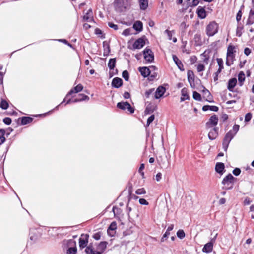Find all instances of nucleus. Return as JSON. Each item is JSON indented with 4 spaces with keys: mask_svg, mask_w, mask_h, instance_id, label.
Here are the masks:
<instances>
[{
    "mask_svg": "<svg viewBox=\"0 0 254 254\" xmlns=\"http://www.w3.org/2000/svg\"><path fill=\"white\" fill-rule=\"evenodd\" d=\"M114 5L115 10L121 12L128 7L129 3L128 0H115Z\"/></svg>",
    "mask_w": 254,
    "mask_h": 254,
    "instance_id": "obj_1",
    "label": "nucleus"
},
{
    "mask_svg": "<svg viewBox=\"0 0 254 254\" xmlns=\"http://www.w3.org/2000/svg\"><path fill=\"white\" fill-rule=\"evenodd\" d=\"M236 180L232 174H229L224 178L222 183L223 185V188L225 190H230L233 188L234 181Z\"/></svg>",
    "mask_w": 254,
    "mask_h": 254,
    "instance_id": "obj_2",
    "label": "nucleus"
},
{
    "mask_svg": "<svg viewBox=\"0 0 254 254\" xmlns=\"http://www.w3.org/2000/svg\"><path fill=\"white\" fill-rule=\"evenodd\" d=\"M235 47L232 45H229L227 48V60L226 64L228 66H230L233 64V61L235 58V55L234 53L236 51H235Z\"/></svg>",
    "mask_w": 254,
    "mask_h": 254,
    "instance_id": "obj_3",
    "label": "nucleus"
},
{
    "mask_svg": "<svg viewBox=\"0 0 254 254\" xmlns=\"http://www.w3.org/2000/svg\"><path fill=\"white\" fill-rule=\"evenodd\" d=\"M218 25L215 21L210 22L206 27V34L209 36H212L217 33Z\"/></svg>",
    "mask_w": 254,
    "mask_h": 254,
    "instance_id": "obj_4",
    "label": "nucleus"
},
{
    "mask_svg": "<svg viewBox=\"0 0 254 254\" xmlns=\"http://www.w3.org/2000/svg\"><path fill=\"white\" fill-rule=\"evenodd\" d=\"M235 135L232 133V131L230 130L225 136L223 141V148L225 151L227 150L229 143Z\"/></svg>",
    "mask_w": 254,
    "mask_h": 254,
    "instance_id": "obj_5",
    "label": "nucleus"
},
{
    "mask_svg": "<svg viewBox=\"0 0 254 254\" xmlns=\"http://www.w3.org/2000/svg\"><path fill=\"white\" fill-rule=\"evenodd\" d=\"M144 58L146 62L151 63L154 61V56L152 50L148 48H146L143 51Z\"/></svg>",
    "mask_w": 254,
    "mask_h": 254,
    "instance_id": "obj_6",
    "label": "nucleus"
},
{
    "mask_svg": "<svg viewBox=\"0 0 254 254\" xmlns=\"http://www.w3.org/2000/svg\"><path fill=\"white\" fill-rule=\"evenodd\" d=\"M117 107L124 110L127 109L130 113H133L134 112V108L131 107L130 104L127 102H121L118 103L117 104Z\"/></svg>",
    "mask_w": 254,
    "mask_h": 254,
    "instance_id": "obj_7",
    "label": "nucleus"
},
{
    "mask_svg": "<svg viewBox=\"0 0 254 254\" xmlns=\"http://www.w3.org/2000/svg\"><path fill=\"white\" fill-rule=\"evenodd\" d=\"M218 122V118L216 115L212 116L206 123V126L207 128H210L216 126Z\"/></svg>",
    "mask_w": 254,
    "mask_h": 254,
    "instance_id": "obj_8",
    "label": "nucleus"
},
{
    "mask_svg": "<svg viewBox=\"0 0 254 254\" xmlns=\"http://www.w3.org/2000/svg\"><path fill=\"white\" fill-rule=\"evenodd\" d=\"M89 235L88 234H83L81 235V237L79 240V244L80 248H85L88 243V240Z\"/></svg>",
    "mask_w": 254,
    "mask_h": 254,
    "instance_id": "obj_9",
    "label": "nucleus"
},
{
    "mask_svg": "<svg viewBox=\"0 0 254 254\" xmlns=\"http://www.w3.org/2000/svg\"><path fill=\"white\" fill-rule=\"evenodd\" d=\"M145 43L144 39L142 38H140L137 39L133 44V48L134 49H139L143 47Z\"/></svg>",
    "mask_w": 254,
    "mask_h": 254,
    "instance_id": "obj_10",
    "label": "nucleus"
},
{
    "mask_svg": "<svg viewBox=\"0 0 254 254\" xmlns=\"http://www.w3.org/2000/svg\"><path fill=\"white\" fill-rule=\"evenodd\" d=\"M188 80L191 87L194 86V74L192 70H189L187 72Z\"/></svg>",
    "mask_w": 254,
    "mask_h": 254,
    "instance_id": "obj_11",
    "label": "nucleus"
},
{
    "mask_svg": "<svg viewBox=\"0 0 254 254\" xmlns=\"http://www.w3.org/2000/svg\"><path fill=\"white\" fill-rule=\"evenodd\" d=\"M166 91V89L162 86H159L155 93L154 97L155 99H159L161 97Z\"/></svg>",
    "mask_w": 254,
    "mask_h": 254,
    "instance_id": "obj_12",
    "label": "nucleus"
},
{
    "mask_svg": "<svg viewBox=\"0 0 254 254\" xmlns=\"http://www.w3.org/2000/svg\"><path fill=\"white\" fill-rule=\"evenodd\" d=\"M202 95L204 98H205L206 101L209 102H212V96L211 95L210 92L206 89V88H204L203 90H202Z\"/></svg>",
    "mask_w": 254,
    "mask_h": 254,
    "instance_id": "obj_13",
    "label": "nucleus"
},
{
    "mask_svg": "<svg viewBox=\"0 0 254 254\" xmlns=\"http://www.w3.org/2000/svg\"><path fill=\"white\" fill-rule=\"evenodd\" d=\"M83 20L87 22H91L93 20V12L91 9H89L83 16Z\"/></svg>",
    "mask_w": 254,
    "mask_h": 254,
    "instance_id": "obj_14",
    "label": "nucleus"
},
{
    "mask_svg": "<svg viewBox=\"0 0 254 254\" xmlns=\"http://www.w3.org/2000/svg\"><path fill=\"white\" fill-rule=\"evenodd\" d=\"M237 83V80L236 78L230 79L228 82L227 89L230 91H233V89Z\"/></svg>",
    "mask_w": 254,
    "mask_h": 254,
    "instance_id": "obj_15",
    "label": "nucleus"
},
{
    "mask_svg": "<svg viewBox=\"0 0 254 254\" xmlns=\"http://www.w3.org/2000/svg\"><path fill=\"white\" fill-rule=\"evenodd\" d=\"M138 70L140 72L141 75L144 77H146L151 74L150 69L147 67H140L138 68Z\"/></svg>",
    "mask_w": 254,
    "mask_h": 254,
    "instance_id": "obj_16",
    "label": "nucleus"
},
{
    "mask_svg": "<svg viewBox=\"0 0 254 254\" xmlns=\"http://www.w3.org/2000/svg\"><path fill=\"white\" fill-rule=\"evenodd\" d=\"M123 84L122 79L120 78L116 77L114 78L112 82V85L113 87L115 88H119Z\"/></svg>",
    "mask_w": 254,
    "mask_h": 254,
    "instance_id": "obj_17",
    "label": "nucleus"
},
{
    "mask_svg": "<svg viewBox=\"0 0 254 254\" xmlns=\"http://www.w3.org/2000/svg\"><path fill=\"white\" fill-rule=\"evenodd\" d=\"M197 13L198 16L201 19H204L206 17V11L205 9L201 6H199L197 8Z\"/></svg>",
    "mask_w": 254,
    "mask_h": 254,
    "instance_id": "obj_18",
    "label": "nucleus"
},
{
    "mask_svg": "<svg viewBox=\"0 0 254 254\" xmlns=\"http://www.w3.org/2000/svg\"><path fill=\"white\" fill-rule=\"evenodd\" d=\"M173 59L174 62L178 66V68L181 71H184V66L182 62L178 58V57L176 55H173Z\"/></svg>",
    "mask_w": 254,
    "mask_h": 254,
    "instance_id": "obj_19",
    "label": "nucleus"
},
{
    "mask_svg": "<svg viewBox=\"0 0 254 254\" xmlns=\"http://www.w3.org/2000/svg\"><path fill=\"white\" fill-rule=\"evenodd\" d=\"M218 128L217 127H215L212 129L208 133V138L210 140H214L218 136Z\"/></svg>",
    "mask_w": 254,
    "mask_h": 254,
    "instance_id": "obj_20",
    "label": "nucleus"
},
{
    "mask_svg": "<svg viewBox=\"0 0 254 254\" xmlns=\"http://www.w3.org/2000/svg\"><path fill=\"white\" fill-rule=\"evenodd\" d=\"M213 246V244L212 242H208L204 245L202 249V251L206 253H209L212 251Z\"/></svg>",
    "mask_w": 254,
    "mask_h": 254,
    "instance_id": "obj_21",
    "label": "nucleus"
},
{
    "mask_svg": "<svg viewBox=\"0 0 254 254\" xmlns=\"http://www.w3.org/2000/svg\"><path fill=\"white\" fill-rule=\"evenodd\" d=\"M254 23V9L250 10L249 17L247 21V25H251Z\"/></svg>",
    "mask_w": 254,
    "mask_h": 254,
    "instance_id": "obj_22",
    "label": "nucleus"
},
{
    "mask_svg": "<svg viewBox=\"0 0 254 254\" xmlns=\"http://www.w3.org/2000/svg\"><path fill=\"white\" fill-rule=\"evenodd\" d=\"M194 41L196 46H201L203 44V42L200 34L197 33L194 35Z\"/></svg>",
    "mask_w": 254,
    "mask_h": 254,
    "instance_id": "obj_23",
    "label": "nucleus"
},
{
    "mask_svg": "<svg viewBox=\"0 0 254 254\" xmlns=\"http://www.w3.org/2000/svg\"><path fill=\"white\" fill-rule=\"evenodd\" d=\"M83 88V87L81 84H78L69 92L68 94L66 95V97H67L69 95L72 94L73 93H78L81 91Z\"/></svg>",
    "mask_w": 254,
    "mask_h": 254,
    "instance_id": "obj_24",
    "label": "nucleus"
},
{
    "mask_svg": "<svg viewBox=\"0 0 254 254\" xmlns=\"http://www.w3.org/2000/svg\"><path fill=\"white\" fill-rule=\"evenodd\" d=\"M224 169V164L223 163H217L215 166V170L216 171L222 174L223 173V170Z\"/></svg>",
    "mask_w": 254,
    "mask_h": 254,
    "instance_id": "obj_25",
    "label": "nucleus"
},
{
    "mask_svg": "<svg viewBox=\"0 0 254 254\" xmlns=\"http://www.w3.org/2000/svg\"><path fill=\"white\" fill-rule=\"evenodd\" d=\"M133 28L138 32L141 31L143 29L142 23L140 21H136L133 25Z\"/></svg>",
    "mask_w": 254,
    "mask_h": 254,
    "instance_id": "obj_26",
    "label": "nucleus"
},
{
    "mask_svg": "<svg viewBox=\"0 0 254 254\" xmlns=\"http://www.w3.org/2000/svg\"><path fill=\"white\" fill-rule=\"evenodd\" d=\"M182 97L181 98V101H184L185 100L189 99V96L188 94L187 89L186 88H183L181 90Z\"/></svg>",
    "mask_w": 254,
    "mask_h": 254,
    "instance_id": "obj_27",
    "label": "nucleus"
},
{
    "mask_svg": "<svg viewBox=\"0 0 254 254\" xmlns=\"http://www.w3.org/2000/svg\"><path fill=\"white\" fill-rule=\"evenodd\" d=\"M140 8L142 10H146L148 6V0H139Z\"/></svg>",
    "mask_w": 254,
    "mask_h": 254,
    "instance_id": "obj_28",
    "label": "nucleus"
},
{
    "mask_svg": "<svg viewBox=\"0 0 254 254\" xmlns=\"http://www.w3.org/2000/svg\"><path fill=\"white\" fill-rule=\"evenodd\" d=\"M238 81L240 86H242L243 84V82L245 81V74L243 71H241L238 74Z\"/></svg>",
    "mask_w": 254,
    "mask_h": 254,
    "instance_id": "obj_29",
    "label": "nucleus"
},
{
    "mask_svg": "<svg viewBox=\"0 0 254 254\" xmlns=\"http://www.w3.org/2000/svg\"><path fill=\"white\" fill-rule=\"evenodd\" d=\"M202 110L204 111L210 110L211 111L217 112L218 110V107L216 106L205 105L202 107Z\"/></svg>",
    "mask_w": 254,
    "mask_h": 254,
    "instance_id": "obj_30",
    "label": "nucleus"
},
{
    "mask_svg": "<svg viewBox=\"0 0 254 254\" xmlns=\"http://www.w3.org/2000/svg\"><path fill=\"white\" fill-rule=\"evenodd\" d=\"M78 98H77L74 100L73 102H77L83 100H88L89 97L87 95L83 94H80L78 95Z\"/></svg>",
    "mask_w": 254,
    "mask_h": 254,
    "instance_id": "obj_31",
    "label": "nucleus"
},
{
    "mask_svg": "<svg viewBox=\"0 0 254 254\" xmlns=\"http://www.w3.org/2000/svg\"><path fill=\"white\" fill-rule=\"evenodd\" d=\"M116 60L115 58L110 59L108 64V67L110 70H112L114 68L116 65Z\"/></svg>",
    "mask_w": 254,
    "mask_h": 254,
    "instance_id": "obj_32",
    "label": "nucleus"
},
{
    "mask_svg": "<svg viewBox=\"0 0 254 254\" xmlns=\"http://www.w3.org/2000/svg\"><path fill=\"white\" fill-rule=\"evenodd\" d=\"M32 121V118L29 117H23L21 118V124L26 125Z\"/></svg>",
    "mask_w": 254,
    "mask_h": 254,
    "instance_id": "obj_33",
    "label": "nucleus"
},
{
    "mask_svg": "<svg viewBox=\"0 0 254 254\" xmlns=\"http://www.w3.org/2000/svg\"><path fill=\"white\" fill-rule=\"evenodd\" d=\"M5 131L4 129L0 130V145L2 144L5 141V138L4 136Z\"/></svg>",
    "mask_w": 254,
    "mask_h": 254,
    "instance_id": "obj_34",
    "label": "nucleus"
},
{
    "mask_svg": "<svg viewBox=\"0 0 254 254\" xmlns=\"http://www.w3.org/2000/svg\"><path fill=\"white\" fill-rule=\"evenodd\" d=\"M154 111V108L150 105H148L145 110V114H150Z\"/></svg>",
    "mask_w": 254,
    "mask_h": 254,
    "instance_id": "obj_35",
    "label": "nucleus"
},
{
    "mask_svg": "<svg viewBox=\"0 0 254 254\" xmlns=\"http://www.w3.org/2000/svg\"><path fill=\"white\" fill-rule=\"evenodd\" d=\"M103 47H104V56H107L110 51L109 45L103 42Z\"/></svg>",
    "mask_w": 254,
    "mask_h": 254,
    "instance_id": "obj_36",
    "label": "nucleus"
},
{
    "mask_svg": "<svg viewBox=\"0 0 254 254\" xmlns=\"http://www.w3.org/2000/svg\"><path fill=\"white\" fill-rule=\"evenodd\" d=\"M0 107L3 109H6L8 107V104L5 100H1L0 102Z\"/></svg>",
    "mask_w": 254,
    "mask_h": 254,
    "instance_id": "obj_37",
    "label": "nucleus"
},
{
    "mask_svg": "<svg viewBox=\"0 0 254 254\" xmlns=\"http://www.w3.org/2000/svg\"><path fill=\"white\" fill-rule=\"evenodd\" d=\"M193 98L197 101H201V95L197 92L196 91H194L193 93Z\"/></svg>",
    "mask_w": 254,
    "mask_h": 254,
    "instance_id": "obj_38",
    "label": "nucleus"
},
{
    "mask_svg": "<svg viewBox=\"0 0 254 254\" xmlns=\"http://www.w3.org/2000/svg\"><path fill=\"white\" fill-rule=\"evenodd\" d=\"M112 211L114 214L115 216L120 215L121 213V210L116 206H114L113 207Z\"/></svg>",
    "mask_w": 254,
    "mask_h": 254,
    "instance_id": "obj_39",
    "label": "nucleus"
},
{
    "mask_svg": "<svg viewBox=\"0 0 254 254\" xmlns=\"http://www.w3.org/2000/svg\"><path fill=\"white\" fill-rule=\"evenodd\" d=\"M94 251V250L91 245L87 246L85 249V252L87 254H92Z\"/></svg>",
    "mask_w": 254,
    "mask_h": 254,
    "instance_id": "obj_40",
    "label": "nucleus"
},
{
    "mask_svg": "<svg viewBox=\"0 0 254 254\" xmlns=\"http://www.w3.org/2000/svg\"><path fill=\"white\" fill-rule=\"evenodd\" d=\"M165 33L167 34L168 39L171 40L172 39L173 35L174 34V31H170L167 29L165 31Z\"/></svg>",
    "mask_w": 254,
    "mask_h": 254,
    "instance_id": "obj_41",
    "label": "nucleus"
},
{
    "mask_svg": "<svg viewBox=\"0 0 254 254\" xmlns=\"http://www.w3.org/2000/svg\"><path fill=\"white\" fill-rule=\"evenodd\" d=\"M205 70V65L202 64H199L197 66V70L198 72H202Z\"/></svg>",
    "mask_w": 254,
    "mask_h": 254,
    "instance_id": "obj_42",
    "label": "nucleus"
},
{
    "mask_svg": "<svg viewBox=\"0 0 254 254\" xmlns=\"http://www.w3.org/2000/svg\"><path fill=\"white\" fill-rule=\"evenodd\" d=\"M177 235L179 238L183 239L185 237V234L183 230H179L177 233Z\"/></svg>",
    "mask_w": 254,
    "mask_h": 254,
    "instance_id": "obj_43",
    "label": "nucleus"
},
{
    "mask_svg": "<svg viewBox=\"0 0 254 254\" xmlns=\"http://www.w3.org/2000/svg\"><path fill=\"white\" fill-rule=\"evenodd\" d=\"M135 193L138 195L144 194L146 193V191L144 188H140L135 191Z\"/></svg>",
    "mask_w": 254,
    "mask_h": 254,
    "instance_id": "obj_44",
    "label": "nucleus"
},
{
    "mask_svg": "<svg viewBox=\"0 0 254 254\" xmlns=\"http://www.w3.org/2000/svg\"><path fill=\"white\" fill-rule=\"evenodd\" d=\"M154 91V88H151V89H150L147 90L145 92V96L146 98H149V97H150V95L153 93Z\"/></svg>",
    "mask_w": 254,
    "mask_h": 254,
    "instance_id": "obj_45",
    "label": "nucleus"
},
{
    "mask_svg": "<svg viewBox=\"0 0 254 254\" xmlns=\"http://www.w3.org/2000/svg\"><path fill=\"white\" fill-rule=\"evenodd\" d=\"M77 249L75 247L69 248L67 251L68 254H76Z\"/></svg>",
    "mask_w": 254,
    "mask_h": 254,
    "instance_id": "obj_46",
    "label": "nucleus"
},
{
    "mask_svg": "<svg viewBox=\"0 0 254 254\" xmlns=\"http://www.w3.org/2000/svg\"><path fill=\"white\" fill-rule=\"evenodd\" d=\"M107 242H101L99 244L98 247L99 249L102 250H104L105 249L107 246Z\"/></svg>",
    "mask_w": 254,
    "mask_h": 254,
    "instance_id": "obj_47",
    "label": "nucleus"
},
{
    "mask_svg": "<svg viewBox=\"0 0 254 254\" xmlns=\"http://www.w3.org/2000/svg\"><path fill=\"white\" fill-rule=\"evenodd\" d=\"M122 76L126 81H128L129 79V74L127 70H125L122 73Z\"/></svg>",
    "mask_w": 254,
    "mask_h": 254,
    "instance_id": "obj_48",
    "label": "nucleus"
},
{
    "mask_svg": "<svg viewBox=\"0 0 254 254\" xmlns=\"http://www.w3.org/2000/svg\"><path fill=\"white\" fill-rule=\"evenodd\" d=\"M243 27L238 26L236 30V35L238 37H240L242 34Z\"/></svg>",
    "mask_w": 254,
    "mask_h": 254,
    "instance_id": "obj_49",
    "label": "nucleus"
},
{
    "mask_svg": "<svg viewBox=\"0 0 254 254\" xmlns=\"http://www.w3.org/2000/svg\"><path fill=\"white\" fill-rule=\"evenodd\" d=\"M239 129V125H234L233 127V129L231 130L232 131V133H234L235 135L237 132L238 131Z\"/></svg>",
    "mask_w": 254,
    "mask_h": 254,
    "instance_id": "obj_50",
    "label": "nucleus"
},
{
    "mask_svg": "<svg viewBox=\"0 0 254 254\" xmlns=\"http://www.w3.org/2000/svg\"><path fill=\"white\" fill-rule=\"evenodd\" d=\"M155 117L154 115H152L151 116H150L147 121V124L146 126L148 127L149 125L153 122V121L154 120Z\"/></svg>",
    "mask_w": 254,
    "mask_h": 254,
    "instance_id": "obj_51",
    "label": "nucleus"
},
{
    "mask_svg": "<svg viewBox=\"0 0 254 254\" xmlns=\"http://www.w3.org/2000/svg\"><path fill=\"white\" fill-rule=\"evenodd\" d=\"M217 62L219 65V68L223 69V62L222 59L217 58Z\"/></svg>",
    "mask_w": 254,
    "mask_h": 254,
    "instance_id": "obj_52",
    "label": "nucleus"
},
{
    "mask_svg": "<svg viewBox=\"0 0 254 254\" xmlns=\"http://www.w3.org/2000/svg\"><path fill=\"white\" fill-rule=\"evenodd\" d=\"M131 29L130 28H127L125 29L122 33V34L125 36H128L131 34Z\"/></svg>",
    "mask_w": 254,
    "mask_h": 254,
    "instance_id": "obj_53",
    "label": "nucleus"
},
{
    "mask_svg": "<svg viewBox=\"0 0 254 254\" xmlns=\"http://www.w3.org/2000/svg\"><path fill=\"white\" fill-rule=\"evenodd\" d=\"M116 228H117L116 223L115 222H113L110 224V226L109 227V230H115L116 229Z\"/></svg>",
    "mask_w": 254,
    "mask_h": 254,
    "instance_id": "obj_54",
    "label": "nucleus"
},
{
    "mask_svg": "<svg viewBox=\"0 0 254 254\" xmlns=\"http://www.w3.org/2000/svg\"><path fill=\"white\" fill-rule=\"evenodd\" d=\"M241 173V170L238 168H236L233 171V173L235 176H238Z\"/></svg>",
    "mask_w": 254,
    "mask_h": 254,
    "instance_id": "obj_55",
    "label": "nucleus"
},
{
    "mask_svg": "<svg viewBox=\"0 0 254 254\" xmlns=\"http://www.w3.org/2000/svg\"><path fill=\"white\" fill-rule=\"evenodd\" d=\"M252 118V114L250 113H247L245 117V121L248 122L250 121Z\"/></svg>",
    "mask_w": 254,
    "mask_h": 254,
    "instance_id": "obj_56",
    "label": "nucleus"
},
{
    "mask_svg": "<svg viewBox=\"0 0 254 254\" xmlns=\"http://www.w3.org/2000/svg\"><path fill=\"white\" fill-rule=\"evenodd\" d=\"M3 122L6 125H10L11 123V119L10 118H5L3 120Z\"/></svg>",
    "mask_w": 254,
    "mask_h": 254,
    "instance_id": "obj_57",
    "label": "nucleus"
},
{
    "mask_svg": "<svg viewBox=\"0 0 254 254\" xmlns=\"http://www.w3.org/2000/svg\"><path fill=\"white\" fill-rule=\"evenodd\" d=\"M108 26L110 27H111V28H113V29H114V30H117L118 28L117 25L115 24H114L113 23H111V22H109L108 23Z\"/></svg>",
    "mask_w": 254,
    "mask_h": 254,
    "instance_id": "obj_58",
    "label": "nucleus"
},
{
    "mask_svg": "<svg viewBox=\"0 0 254 254\" xmlns=\"http://www.w3.org/2000/svg\"><path fill=\"white\" fill-rule=\"evenodd\" d=\"M139 202L140 204L142 205H147L148 204V202L145 199L143 198H140L139 200Z\"/></svg>",
    "mask_w": 254,
    "mask_h": 254,
    "instance_id": "obj_59",
    "label": "nucleus"
},
{
    "mask_svg": "<svg viewBox=\"0 0 254 254\" xmlns=\"http://www.w3.org/2000/svg\"><path fill=\"white\" fill-rule=\"evenodd\" d=\"M241 17H242V12L241 10H239L236 15L237 21L238 22H239L241 20Z\"/></svg>",
    "mask_w": 254,
    "mask_h": 254,
    "instance_id": "obj_60",
    "label": "nucleus"
},
{
    "mask_svg": "<svg viewBox=\"0 0 254 254\" xmlns=\"http://www.w3.org/2000/svg\"><path fill=\"white\" fill-rule=\"evenodd\" d=\"M93 237L95 240H98L100 239L101 237L100 234L99 233H96L93 235Z\"/></svg>",
    "mask_w": 254,
    "mask_h": 254,
    "instance_id": "obj_61",
    "label": "nucleus"
},
{
    "mask_svg": "<svg viewBox=\"0 0 254 254\" xmlns=\"http://www.w3.org/2000/svg\"><path fill=\"white\" fill-rule=\"evenodd\" d=\"M251 202L252 201L249 197H246L244 201V203L245 205H249Z\"/></svg>",
    "mask_w": 254,
    "mask_h": 254,
    "instance_id": "obj_62",
    "label": "nucleus"
},
{
    "mask_svg": "<svg viewBox=\"0 0 254 254\" xmlns=\"http://www.w3.org/2000/svg\"><path fill=\"white\" fill-rule=\"evenodd\" d=\"M251 51L249 48H246L244 49V53L246 55L248 56L251 53Z\"/></svg>",
    "mask_w": 254,
    "mask_h": 254,
    "instance_id": "obj_63",
    "label": "nucleus"
},
{
    "mask_svg": "<svg viewBox=\"0 0 254 254\" xmlns=\"http://www.w3.org/2000/svg\"><path fill=\"white\" fill-rule=\"evenodd\" d=\"M161 177H162V174L161 173H158L157 174V175H156V180L158 182L160 181V180L161 179Z\"/></svg>",
    "mask_w": 254,
    "mask_h": 254,
    "instance_id": "obj_64",
    "label": "nucleus"
}]
</instances>
